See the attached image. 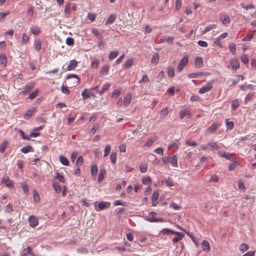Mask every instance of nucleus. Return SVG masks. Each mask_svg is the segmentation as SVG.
Wrapping results in <instances>:
<instances>
[{
  "label": "nucleus",
  "instance_id": "obj_16",
  "mask_svg": "<svg viewBox=\"0 0 256 256\" xmlns=\"http://www.w3.org/2000/svg\"><path fill=\"white\" fill-rule=\"evenodd\" d=\"M230 65L233 70H236L240 67L239 62L236 60H232L230 61Z\"/></svg>",
  "mask_w": 256,
  "mask_h": 256
},
{
  "label": "nucleus",
  "instance_id": "obj_19",
  "mask_svg": "<svg viewBox=\"0 0 256 256\" xmlns=\"http://www.w3.org/2000/svg\"><path fill=\"white\" fill-rule=\"evenodd\" d=\"M105 174H106V170L104 169L100 170V171L98 176V180L99 183L101 182L102 181Z\"/></svg>",
  "mask_w": 256,
  "mask_h": 256
},
{
  "label": "nucleus",
  "instance_id": "obj_27",
  "mask_svg": "<svg viewBox=\"0 0 256 256\" xmlns=\"http://www.w3.org/2000/svg\"><path fill=\"white\" fill-rule=\"evenodd\" d=\"M53 187L56 192L57 193H60L62 190L60 184L57 182H54L53 183Z\"/></svg>",
  "mask_w": 256,
  "mask_h": 256
},
{
  "label": "nucleus",
  "instance_id": "obj_53",
  "mask_svg": "<svg viewBox=\"0 0 256 256\" xmlns=\"http://www.w3.org/2000/svg\"><path fill=\"white\" fill-rule=\"evenodd\" d=\"M110 145H106V146H105V148H104V157H106L107 156L110 152Z\"/></svg>",
  "mask_w": 256,
  "mask_h": 256
},
{
  "label": "nucleus",
  "instance_id": "obj_24",
  "mask_svg": "<svg viewBox=\"0 0 256 256\" xmlns=\"http://www.w3.org/2000/svg\"><path fill=\"white\" fill-rule=\"evenodd\" d=\"M70 5V3H68L65 6L64 12L66 17H68L70 14L71 8Z\"/></svg>",
  "mask_w": 256,
  "mask_h": 256
},
{
  "label": "nucleus",
  "instance_id": "obj_39",
  "mask_svg": "<svg viewBox=\"0 0 256 256\" xmlns=\"http://www.w3.org/2000/svg\"><path fill=\"white\" fill-rule=\"evenodd\" d=\"M32 148L30 146H25V147H24L23 148H22L21 149V152L26 154L29 152L32 151Z\"/></svg>",
  "mask_w": 256,
  "mask_h": 256
},
{
  "label": "nucleus",
  "instance_id": "obj_34",
  "mask_svg": "<svg viewBox=\"0 0 256 256\" xmlns=\"http://www.w3.org/2000/svg\"><path fill=\"white\" fill-rule=\"evenodd\" d=\"M216 28V25L214 24H210L206 26L205 29L203 30L202 33L205 34L210 30L215 28Z\"/></svg>",
  "mask_w": 256,
  "mask_h": 256
},
{
  "label": "nucleus",
  "instance_id": "obj_43",
  "mask_svg": "<svg viewBox=\"0 0 256 256\" xmlns=\"http://www.w3.org/2000/svg\"><path fill=\"white\" fill-rule=\"evenodd\" d=\"M110 158L112 164H115L116 160V152H112L110 156Z\"/></svg>",
  "mask_w": 256,
  "mask_h": 256
},
{
  "label": "nucleus",
  "instance_id": "obj_37",
  "mask_svg": "<svg viewBox=\"0 0 256 256\" xmlns=\"http://www.w3.org/2000/svg\"><path fill=\"white\" fill-rule=\"evenodd\" d=\"M152 182L151 178L150 176H144L142 179V182L144 184H148Z\"/></svg>",
  "mask_w": 256,
  "mask_h": 256
},
{
  "label": "nucleus",
  "instance_id": "obj_21",
  "mask_svg": "<svg viewBox=\"0 0 256 256\" xmlns=\"http://www.w3.org/2000/svg\"><path fill=\"white\" fill-rule=\"evenodd\" d=\"M55 178L57 179L61 182L64 183L65 182V178L64 176L58 172H56Z\"/></svg>",
  "mask_w": 256,
  "mask_h": 256
},
{
  "label": "nucleus",
  "instance_id": "obj_31",
  "mask_svg": "<svg viewBox=\"0 0 256 256\" xmlns=\"http://www.w3.org/2000/svg\"><path fill=\"white\" fill-rule=\"evenodd\" d=\"M208 145L212 149V150H218L219 148V146L217 144L216 142H211L208 144Z\"/></svg>",
  "mask_w": 256,
  "mask_h": 256
},
{
  "label": "nucleus",
  "instance_id": "obj_42",
  "mask_svg": "<svg viewBox=\"0 0 256 256\" xmlns=\"http://www.w3.org/2000/svg\"><path fill=\"white\" fill-rule=\"evenodd\" d=\"M229 49L230 51L234 54L236 53V44H230L229 45Z\"/></svg>",
  "mask_w": 256,
  "mask_h": 256
},
{
  "label": "nucleus",
  "instance_id": "obj_47",
  "mask_svg": "<svg viewBox=\"0 0 256 256\" xmlns=\"http://www.w3.org/2000/svg\"><path fill=\"white\" fill-rule=\"evenodd\" d=\"M76 78L78 80L76 81L75 82V84H78V82L79 81V77L78 75L76 74H68L67 76H66V79H70V78Z\"/></svg>",
  "mask_w": 256,
  "mask_h": 256
},
{
  "label": "nucleus",
  "instance_id": "obj_18",
  "mask_svg": "<svg viewBox=\"0 0 256 256\" xmlns=\"http://www.w3.org/2000/svg\"><path fill=\"white\" fill-rule=\"evenodd\" d=\"M194 64L196 67L199 68L202 67L203 64V61L202 58L200 57L196 58L195 60Z\"/></svg>",
  "mask_w": 256,
  "mask_h": 256
},
{
  "label": "nucleus",
  "instance_id": "obj_62",
  "mask_svg": "<svg viewBox=\"0 0 256 256\" xmlns=\"http://www.w3.org/2000/svg\"><path fill=\"white\" fill-rule=\"evenodd\" d=\"M98 124H96L90 130V132L92 134H94L96 130H98Z\"/></svg>",
  "mask_w": 256,
  "mask_h": 256
},
{
  "label": "nucleus",
  "instance_id": "obj_59",
  "mask_svg": "<svg viewBox=\"0 0 256 256\" xmlns=\"http://www.w3.org/2000/svg\"><path fill=\"white\" fill-rule=\"evenodd\" d=\"M158 196L159 194L158 191L154 192L152 196V201L157 200L158 198Z\"/></svg>",
  "mask_w": 256,
  "mask_h": 256
},
{
  "label": "nucleus",
  "instance_id": "obj_2",
  "mask_svg": "<svg viewBox=\"0 0 256 256\" xmlns=\"http://www.w3.org/2000/svg\"><path fill=\"white\" fill-rule=\"evenodd\" d=\"M212 88V86L210 83H208L206 86H203L199 90V92L203 94L210 90Z\"/></svg>",
  "mask_w": 256,
  "mask_h": 256
},
{
  "label": "nucleus",
  "instance_id": "obj_5",
  "mask_svg": "<svg viewBox=\"0 0 256 256\" xmlns=\"http://www.w3.org/2000/svg\"><path fill=\"white\" fill-rule=\"evenodd\" d=\"M220 126V124L214 122L206 130L208 133H212L215 132L216 130Z\"/></svg>",
  "mask_w": 256,
  "mask_h": 256
},
{
  "label": "nucleus",
  "instance_id": "obj_30",
  "mask_svg": "<svg viewBox=\"0 0 256 256\" xmlns=\"http://www.w3.org/2000/svg\"><path fill=\"white\" fill-rule=\"evenodd\" d=\"M82 96L84 100L88 99L90 97V94L87 89H84L82 92Z\"/></svg>",
  "mask_w": 256,
  "mask_h": 256
},
{
  "label": "nucleus",
  "instance_id": "obj_15",
  "mask_svg": "<svg viewBox=\"0 0 256 256\" xmlns=\"http://www.w3.org/2000/svg\"><path fill=\"white\" fill-rule=\"evenodd\" d=\"M116 16L115 14H110L106 20V24H112L116 20Z\"/></svg>",
  "mask_w": 256,
  "mask_h": 256
},
{
  "label": "nucleus",
  "instance_id": "obj_4",
  "mask_svg": "<svg viewBox=\"0 0 256 256\" xmlns=\"http://www.w3.org/2000/svg\"><path fill=\"white\" fill-rule=\"evenodd\" d=\"M78 65V62L76 60H71L68 66L66 67V70L68 71L74 70Z\"/></svg>",
  "mask_w": 256,
  "mask_h": 256
},
{
  "label": "nucleus",
  "instance_id": "obj_26",
  "mask_svg": "<svg viewBox=\"0 0 256 256\" xmlns=\"http://www.w3.org/2000/svg\"><path fill=\"white\" fill-rule=\"evenodd\" d=\"M119 52L118 50L112 51L110 52L108 56V58L110 60H113L118 55Z\"/></svg>",
  "mask_w": 256,
  "mask_h": 256
},
{
  "label": "nucleus",
  "instance_id": "obj_54",
  "mask_svg": "<svg viewBox=\"0 0 256 256\" xmlns=\"http://www.w3.org/2000/svg\"><path fill=\"white\" fill-rule=\"evenodd\" d=\"M74 40L72 38L68 37L66 39V44L68 46H72L74 44Z\"/></svg>",
  "mask_w": 256,
  "mask_h": 256
},
{
  "label": "nucleus",
  "instance_id": "obj_58",
  "mask_svg": "<svg viewBox=\"0 0 256 256\" xmlns=\"http://www.w3.org/2000/svg\"><path fill=\"white\" fill-rule=\"evenodd\" d=\"M22 188L26 194H28L29 188L28 186L26 184H22Z\"/></svg>",
  "mask_w": 256,
  "mask_h": 256
},
{
  "label": "nucleus",
  "instance_id": "obj_9",
  "mask_svg": "<svg viewBox=\"0 0 256 256\" xmlns=\"http://www.w3.org/2000/svg\"><path fill=\"white\" fill-rule=\"evenodd\" d=\"M169 163H170L173 167H178V165L177 156L174 155L172 156H170Z\"/></svg>",
  "mask_w": 256,
  "mask_h": 256
},
{
  "label": "nucleus",
  "instance_id": "obj_61",
  "mask_svg": "<svg viewBox=\"0 0 256 256\" xmlns=\"http://www.w3.org/2000/svg\"><path fill=\"white\" fill-rule=\"evenodd\" d=\"M31 251V248L30 246L26 248H25L22 251V255L26 256L29 254Z\"/></svg>",
  "mask_w": 256,
  "mask_h": 256
},
{
  "label": "nucleus",
  "instance_id": "obj_13",
  "mask_svg": "<svg viewBox=\"0 0 256 256\" xmlns=\"http://www.w3.org/2000/svg\"><path fill=\"white\" fill-rule=\"evenodd\" d=\"M174 40V38L171 36H165L160 40V42H166L167 43L172 44Z\"/></svg>",
  "mask_w": 256,
  "mask_h": 256
},
{
  "label": "nucleus",
  "instance_id": "obj_38",
  "mask_svg": "<svg viewBox=\"0 0 256 256\" xmlns=\"http://www.w3.org/2000/svg\"><path fill=\"white\" fill-rule=\"evenodd\" d=\"M239 105H240V102H239L238 100H234L232 102V110H235L238 107Z\"/></svg>",
  "mask_w": 256,
  "mask_h": 256
},
{
  "label": "nucleus",
  "instance_id": "obj_60",
  "mask_svg": "<svg viewBox=\"0 0 256 256\" xmlns=\"http://www.w3.org/2000/svg\"><path fill=\"white\" fill-rule=\"evenodd\" d=\"M13 211L12 205L10 204H8L6 208V212L7 213L10 214Z\"/></svg>",
  "mask_w": 256,
  "mask_h": 256
},
{
  "label": "nucleus",
  "instance_id": "obj_32",
  "mask_svg": "<svg viewBox=\"0 0 256 256\" xmlns=\"http://www.w3.org/2000/svg\"><path fill=\"white\" fill-rule=\"evenodd\" d=\"M92 32L98 38L101 40L102 38V34L98 32V30L96 28H92Z\"/></svg>",
  "mask_w": 256,
  "mask_h": 256
},
{
  "label": "nucleus",
  "instance_id": "obj_48",
  "mask_svg": "<svg viewBox=\"0 0 256 256\" xmlns=\"http://www.w3.org/2000/svg\"><path fill=\"white\" fill-rule=\"evenodd\" d=\"M35 47L37 51H39L41 49V41L40 40L35 41Z\"/></svg>",
  "mask_w": 256,
  "mask_h": 256
},
{
  "label": "nucleus",
  "instance_id": "obj_55",
  "mask_svg": "<svg viewBox=\"0 0 256 256\" xmlns=\"http://www.w3.org/2000/svg\"><path fill=\"white\" fill-rule=\"evenodd\" d=\"M61 90L62 92L65 94H70V91L68 89V88L65 86L64 85H62L61 86Z\"/></svg>",
  "mask_w": 256,
  "mask_h": 256
},
{
  "label": "nucleus",
  "instance_id": "obj_8",
  "mask_svg": "<svg viewBox=\"0 0 256 256\" xmlns=\"http://www.w3.org/2000/svg\"><path fill=\"white\" fill-rule=\"evenodd\" d=\"M220 20L224 24H227L230 22V18L226 14H222L220 17Z\"/></svg>",
  "mask_w": 256,
  "mask_h": 256
},
{
  "label": "nucleus",
  "instance_id": "obj_56",
  "mask_svg": "<svg viewBox=\"0 0 256 256\" xmlns=\"http://www.w3.org/2000/svg\"><path fill=\"white\" fill-rule=\"evenodd\" d=\"M98 172V168L96 165L91 166V173L92 175L96 174Z\"/></svg>",
  "mask_w": 256,
  "mask_h": 256
},
{
  "label": "nucleus",
  "instance_id": "obj_20",
  "mask_svg": "<svg viewBox=\"0 0 256 256\" xmlns=\"http://www.w3.org/2000/svg\"><path fill=\"white\" fill-rule=\"evenodd\" d=\"M131 100H132V96L130 94H128L126 95L124 98V104L125 106H128L130 102H131Z\"/></svg>",
  "mask_w": 256,
  "mask_h": 256
},
{
  "label": "nucleus",
  "instance_id": "obj_12",
  "mask_svg": "<svg viewBox=\"0 0 256 256\" xmlns=\"http://www.w3.org/2000/svg\"><path fill=\"white\" fill-rule=\"evenodd\" d=\"M206 74H207V72H199L190 74H188V76L190 78H196L198 76H201L203 75H206Z\"/></svg>",
  "mask_w": 256,
  "mask_h": 256
},
{
  "label": "nucleus",
  "instance_id": "obj_6",
  "mask_svg": "<svg viewBox=\"0 0 256 256\" xmlns=\"http://www.w3.org/2000/svg\"><path fill=\"white\" fill-rule=\"evenodd\" d=\"M30 224L31 226L34 228L38 224V220L37 218L33 216H31L29 218Z\"/></svg>",
  "mask_w": 256,
  "mask_h": 256
},
{
  "label": "nucleus",
  "instance_id": "obj_23",
  "mask_svg": "<svg viewBox=\"0 0 256 256\" xmlns=\"http://www.w3.org/2000/svg\"><path fill=\"white\" fill-rule=\"evenodd\" d=\"M110 86V84L106 83L103 86V88L102 90L98 91V93L102 95L106 91L108 90Z\"/></svg>",
  "mask_w": 256,
  "mask_h": 256
},
{
  "label": "nucleus",
  "instance_id": "obj_14",
  "mask_svg": "<svg viewBox=\"0 0 256 256\" xmlns=\"http://www.w3.org/2000/svg\"><path fill=\"white\" fill-rule=\"evenodd\" d=\"M202 247L203 250L208 252L210 250L209 242L206 240H203L202 243Z\"/></svg>",
  "mask_w": 256,
  "mask_h": 256
},
{
  "label": "nucleus",
  "instance_id": "obj_17",
  "mask_svg": "<svg viewBox=\"0 0 256 256\" xmlns=\"http://www.w3.org/2000/svg\"><path fill=\"white\" fill-rule=\"evenodd\" d=\"M110 67L108 65L104 66L102 68L100 72V74L101 76H104L108 72Z\"/></svg>",
  "mask_w": 256,
  "mask_h": 256
},
{
  "label": "nucleus",
  "instance_id": "obj_63",
  "mask_svg": "<svg viewBox=\"0 0 256 256\" xmlns=\"http://www.w3.org/2000/svg\"><path fill=\"white\" fill-rule=\"evenodd\" d=\"M84 162V159L82 156H80L77 159L76 162V165L78 166H81Z\"/></svg>",
  "mask_w": 256,
  "mask_h": 256
},
{
  "label": "nucleus",
  "instance_id": "obj_40",
  "mask_svg": "<svg viewBox=\"0 0 256 256\" xmlns=\"http://www.w3.org/2000/svg\"><path fill=\"white\" fill-rule=\"evenodd\" d=\"M7 62L6 58L4 54L0 55V64L6 65Z\"/></svg>",
  "mask_w": 256,
  "mask_h": 256
},
{
  "label": "nucleus",
  "instance_id": "obj_3",
  "mask_svg": "<svg viewBox=\"0 0 256 256\" xmlns=\"http://www.w3.org/2000/svg\"><path fill=\"white\" fill-rule=\"evenodd\" d=\"M34 83L33 82H30L24 88V90L22 92V94L24 95H26L27 93L29 92L30 90L34 88Z\"/></svg>",
  "mask_w": 256,
  "mask_h": 256
},
{
  "label": "nucleus",
  "instance_id": "obj_1",
  "mask_svg": "<svg viewBox=\"0 0 256 256\" xmlns=\"http://www.w3.org/2000/svg\"><path fill=\"white\" fill-rule=\"evenodd\" d=\"M188 56L187 55L184 56L180 62L178 64V70L180 72H181L184 68L188 64Z\"/></svg>",
  "mask_w": 256,
  "mask_h": 256
},
{
  "label": "nucleus",
  "instance_id": "obj_51",
  "mask_svg": "<svg viewBox=\"0 0 256 256\" xmlns=\"http://www.w3.org/2000/svg\"><path fill=\"white\" fill-rule=\"evenodd\" d=\"M140 169L141 172H146L148 169L147 165L146 164H140Z\"/></svg>",
  "mask_w": 256,
  "mask_h": 256
},
{
  "label": "nucleus",
  "instance_id": "obj_64",
  "mask_svg": "<svg viewBox=\"0 0 256 256\" xmlns=\"http://www.w3.org/2000/svg\"><path fill=\"white\" fill-rule=\"evenodd\" d=\"M238 165V162H234L232 164H231L228 166L229 170H234Z\"/></svg>",
  "mask_w": 256,
  "mask_h": 256
},
{
  "label": "nucleus",
  "instance_id": "obj_45",
  "mask_svg": "<svg viewBox=\"0 0 256 256\" xmlns=\"http://www.w3.org/2000/svg\"><path fill=\"white\" fill-rule=\"evenodd\" d=\"M168 114V110L167 108H163L160 112V116L162 118L166 116Z\"/></svg>",
  "mask_w": 256,
  "mask_h": 256
},
{
  "label": "nucleus",
  "instance_id": "obj_28",
  "mask_svg": "<svg viewBox=\"0 0 256 256\" xmlns=\"http://www.w3.org/2000/svg\"><path fill=\"white\" fill-rule=\"evenodd\" d=\"M159 60V56L158 54L154 53L152 59V62L153 64H157Z\"/></svg>",
  "mask_w": 256,
  "mask_h": 256
},
{
  "label": "nucleus",
  "instance_id": "obj_35",
  "mask_svg": "<svg viewBox=\"0 0 256 256\" xmlns=\"http://www.w3.org/2000/svg\"><path fill=\"white\" fill-rule=\"evenodd\" d=\"M190 112L184 109L180 111V118H183L186 116L189 115Z\"/></svg>",
  "mask_w": 256,
  "mask_h": 256
},
{
  "label": "nucleus",
  "instance_id": "obj_49",
  "mask_svg": "<svg viewBox=\"0 0 256 256\" xmlns=\"http://www.w3.org/2000/svg\"><path fill=\"white\" fill-rule=\"evenodd\" d=\"M39 91L38 90H34L32 93H31L30 94V95L29 96L28 98L30 99H31V100H32L34 99V98H35L38 93Z\"/></svg>",
  "mask_w": 256,
  "mask_h": 256
},
{
  "label": "nucleus",
  "instance_id": "obj_50",
  "mask_svg": "<svg viewBox=\"0 0 256 256\" xmlns=\"http://www.w3.org/2000/svg\"><path fill=\"white\" fill-rule=\"evenodd\" d=\"M162 232L164 234H175V232H176L173 230H171L170 229H168V228H164L162 230Z\"/></svg>",
  "mask_w": 256,
  "mask_h": 256
},
{
  "label": "nucleus",
  "instance_id": "obj_41",
  "mask_svg": "<svg viewBox=\"0 0 256 256\" xmlns=\"http://www.w3.org/2000/svg\"><path fill=\"white\" fill-rule=\"evenodd\" d=\"M249 248L248 244H242L240 248V252H244L246 250H247Z\"/></svg>",
  "mask_w": 256,
  "mask_h": 256
},
{
  "label": "nucleus",
  "instance_id": "obj_44",
  "mask_svg": "<svg viewBox=\"0 0 256 256\" xmlns=\"http://www.w3.org/2000/svg\"><path fill=\"white\" fill-rule=\"evenodd\" d=\"M241 60L244 64H248L249 62L248 56L246 54H243L241 56Z\"/></svg>",
  "mask_w": 256,
  "mask_h": 256
},
{
  "label": "nucleus",
  "instance_id": "obj_22",
  "mask_svg": "<svg viewBox=\"0 0 256 256\" xmlns=\"http://www.w3.org/2000/svg\"><path fill=\"white\" fill-rule=\"evenodd\" d=\"M32 33L36 36L38 35L40 32V28L37 26H34L30 28Z\"/></svg>",
  "mask_w": 256,
  "mask_h": 256
},
{
  "label": "nucleus",
  "instance_id": "obj_11",
  "mask_svg": "<svg viewBox=\"0 0 256 256\" xmlns=\"http://www.w3.org/2000/svg\"><path fill=\"white\" fill-rule=\"evenodd\" d=\"M218 154L220 156L224 158L229 160H232V154L226 153L225 152H218Z\"/></svg>",
  "mask_w": 256,
  "mask_h": 256
},
{
  "label": "nucleus",
  "instance_id": "obj_33",
  "mask_svg": "<svg viewBox=\"0 0 256 256\" xmlns=\"http://www.w3.org/2000/svg\"><path fill=\"white\" fill-rule=\"evenodd\" d=\"M132 62L133 60L132 58L128 59L124 63V68H130L132 66Z\"/></svg>",
  "mask_w": 256,
  "mask_h": 256
},
{
  "label": "nucleus",
  "instance_id": "obj_36",
  "mask_svg": "<svg viewBox=\"0 0 256 256\" xmlns=\"http://www.w3.org/2000/svg\"><path fill=\"white\" fill-rule=\"evenodd\" d=\"M8 145V142L6 140L3 142L0 146V152H3L6 149Z\"/></svg>",
  "mask_w": 256,
  "mask_h": 256
},
{
  "label": "nucleus",
  "instance_id": "obj_57",
  "mask_svg": "<svg viewBox=\"0 0 256 256\" xmlns=\"http://www.w3.org/2000/svg\"><path fill=\"white\" fill-rule=\"evenodd\" d=\"M155 138H150L145 144V146H146L150 147L152 146V143L154 142Z\"/></svg>",
  "mask_w": 256,
  "mask_h": 256
},
{
  "label": "nucleus",
  "instance_id": "obj_25",
  "mask_svg": "<svg viewBox=\"0 0 256 256\" xmlns=\"http://www.w3.org/2000/svg\"><path fill=\"white\" fill-rule=\"evenodd\" d=\"M60 162L64 166H67L69 165V162L68 160L62 156H60Z\"/></svg>",
  "mask_w": 256,
  "mask_h": 256
},
{
  "label": "nucleus",
  "instance_id": "obj_46",
  "mask_svg": "<svg viewBox=\"0 0 256 256\" xmlns=\"http://www.w3.org/2000/svg\"><path fill=\"white\" fill-rule=\"evenodd\" d=\"M226 128L228 130H232V128H233L234 126L233 122H232V121L228 122V120H226Z\"/></svg>",
  "mask_w": 256,
  "mask_h": 256
},
{
  "label": "nucleus",
  "instance_id": "obj_7",
  "mask_svg": "<svg viewBox=\"0 0 256 256\" xmlns=\"http://www.w3.org/2000/svg\"><path fill=\"white\" fill-rule=\"evenodd\" d=\"M36 111V108H32L28 110L24 116V118L26 120L29 119Z\"/></svg>",
  "mask_w": 256,
  "mask_h": 256
},
{
  "label": "nucleus",
  "instance_id": "obj_29",
  "mask_svg": "<svg viewBox=\"0 0 256 256\" xmlns=\"http://www.w3.org/2000/svg\"><path fill=\"white\" fill-rule=\"evenodd\" d=\"M168 76L170 78H172L174 76V69L172 67H170L168 69Z\"/></svg>",
  "mask_w": 256,
  "mask_h": 256
},
{
  "label": "nucleus",
  "instance_id": "obj_10",
  "mask_svg": "<svg viewBox=\"0 0 256 256\" xmlns=\"http://www.w3.org/2000/svg\"><path fill=\"white\" fill-rule=\"evenodd\" d=\"M110 202H102L98 204V208L100 210H103L110 207Z\"/></svg>",
  "mask_w": 256,
  "mask_h": 256
},
{
  "label": "nucleus",
  "instance_id": "obj_52",
  "mask_svg": "<svg viewBox=\"0 0 256 256\" xmlns=\"http://www.w3.org/2000/svg\"><path fill=\"white\" fill-rule=\"evenodd\" d=\"M96 15L95 14L88 13V14L87 18L91 22H94L96 19Z\"/></svg>",
  "mask_w": 256,
  "mask_h": 256
}]
</instances>
